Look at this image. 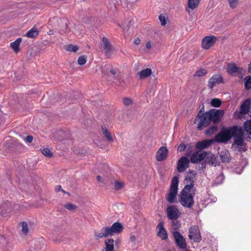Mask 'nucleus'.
<instances>
[{"label":"nucleus","mask_w":251,"mask_h":251,"mask_svg":"<svg viewBox=\"0 0 251 251\" xmlns=\"http://www.w3.org/2000/svg\"><path fill=\"white\" fill-rule=\"evenodd\" d=\"M224 114L225 111L222 109L213 108L206 111L201 121L198 124V129L201 130L203 128L208 127L211 124H219Z\"/></svg>","instance_id":"obj_1"},{"label":"nucleus","mask_w":251,"mask_h":251,"mask_svg":"<svg viewBox=\"0 0 251 251\" xmlns=\"http://www.w3.org/2000/svg\"><path fill=\"white\" fill-rule=\"evenodd\" d=\"M236 126H237L222 127L221 131L215 136L214 142L218 143H227L232 138Z\"/></svg>","instance_id":"obj_2"},{"label":"nucleus","mask_w":251,"mask_h":251,"mask_svg":"<svg viewBox=\"0 0 251 251\" xmlns=\"http://www.w3.org/2000/svg\"><path fill=\"white\" fill-rule=\"evenodd\" d=\"M178 177L177 176H175L172 180L169 192L166 197L167 201L170 203L177 202L176 195L178 192Z\"/></svg>","instance_id":"obj_3"},{"label":"nucleus","mask_w":251,"mask_h":251,"mask_svg":"<svg viewBox=\"0 0 251 251\" xmlns=\"http://www.w3.org/2000/svg\"><path fill=\"white\" fill-rule=\"evenodd\" d=\"M232 136L234 141L232 148L236 150L239 147L245 146L246 143L244 142V132L241 127L237 126Z\"/></svg>","instance_id":"obj_4"},{"label":"nucleus","mask_w":251,"mask_h":251,"mask_svg":"<svg viewBox=\"0 0 251 251\" xmlns=\"http://www.w3.org/2000/svg\"><path fill=\"white\" fill-rule=\"evenodd\" d=\"M194 195L195 193L181 191L179 196V201L183 206L190 208L194 204Z\"/></svg>","instance_id":"obj_5"},{"label":"nucleus","mask_w":251,"mask_h":251,"mask_svg":"<svg viewBox=\"0 0 251 251\" xmlns=\"http://www.w3.org/2000/svg\"><path fill=\"white\" fill-rule=\"evenodd\" d=\"M226 71L229 75L237 76L240 78H243L245 72L243 68L238 67L234 63H230L227 64Z\"/></svg>","instance_id":"obj_6"},{"label":"nucleus","mask_w":251,"mask_h":251,"mask_svg":"<svg viewBox=\"0 0 251 251\" xmlns=\"http://www.w3.org/2000/svg\"><path fill=\"white\" fill-rule=\"evenodd\" d=\"M173 235L176 246L180 249H186L187 243L185 239L178 231L173 232Z\"/></svg>","instance_id":"obj_7"},{"label":"nucleus","mask_w":251,"mask_h":251,"mask_svg":"<svg viewBox=\"0 0 251 251\" xmlns=\"http://www.w3.org/2000/svg\"><path fill=\"white\" fill-rule=\"evenodd\" d=\"M101 46L104 50L105 55L110 58L114 50V47L105 37H103L101 40Z\"/></svg>","instance_id":"obj_8"},{"label":"nucleus","mask_w":251,"mask_h":251,"mask_svg":"<svg viewBox=\"0 0 251 251\" xmlns=\"http://www.w3.org/2000/svg\"><path fill=\"white\" fill-rule=\"evenodd\" d=\"M189 237L195 243H199L201 240L200 230L198 226H191L189 229Z\"/></svg>","instance_id":"obj_9"},{"label":"nucleus","mask_w":251,"mask_h":251,"mask_svg":"<svg viewBox=\"0 0 251 251\" xmlns=\"http://www.w3.org/2000/svg\"><path fill=\"white\" fill-rule=\"evenodd\" d=\"M166 212L168 218L171 220H176L180 215L176 205H171L168 207Z\"/></svg>","instance_id":"obj_10"},{"label":"nucleus","mask_w":251,"mask_h":251,"mask_svg":"<svg viewBox=\"0 0 251 251\" xmlns=\"http://www.w3.org/2000/svg\"><path fill=\"white\" fill-rule=\"evenodd\" d=\"M190 161V160L187 157H181L177 162V171L179 173H182L185 171L186 169L189 167Z\"/></svg>","instance_id":"obj_11"},{"label":"nucleus","mask_w":251,"mask_h":251,"mask_svg":"<svg viewBox=\"0 0 251 251\" xmlns=\"http://www.w3.org/2000/svg\"><path fill=\"white\" fill-rule=\"evenodd\" d=\"M102 230L103 232H99L98 231H95L94 235L96 239L105 238L109 236H112L114 234L111 227L104 226L102 228Z\"/></svg>","instance_id":"obj_12"},{"label":"nucleus","mask_w":251,"mask_h":251,"mask_svg":"<svg viewBox=\"0 0 251 251\" xmlns=\"http://www.w3.org/2000/svg\"><path fill=\"white\" fill-rule=\"evenodd\" d=\"M216 41V37L214 35L205 36L202 40L201 46L202 48L208 50L212 47Z\"/></svg>","instance_id":"obj_13"},{"label":"nucleus","mask_w":251,"mask_h":251,"mask_svg":"<svg viewBox=\"0 0 251 251\" xmlns=\"http://www.w3.org/2000/svg\"><path fill=\"white\" fill-rule=\"evenodd\" d=\"M207 155V152L203 151L199 153L198 151L194 152L190 158V161L192 163H198L204 160L206 155Z\"/></svg>","instance_id":"obj_14"},{"label":"nucleus","mask_w":251,"mask_h":251,"mask_svg":"<svg viewBox=\"0 0 251 251\" xmlns=\"http://www.w3.org/2000/svg\"><path fill=\"white\" fill-rule=\"evenodd\" d=\"M223 77L218 74L213 75L208 80V87L212 89L216 84L224 83Z\"/></svg>","instance_id":"obj_15"},{"label":"nucleus","mask_w":251,"mask_h":251,"mask_svg":"<svg viewBox=\"0 0 251 251\" xmlns=\"http://www.w3.org/2000/svg\"><path fill=\"white\" fill-rule=\"evenodd\" d=\"M169 151L166 147H161L156 152V159L158 161L165 160L168 155Z\"/></svg>","instance_id":"obj_16"},{"label":"nucleus","mask_w":251,"mask_h":251,"mask_svg":"<svg viewBox=\"0 0 251 251\" xmlns=\"http://www.w3.org/2000/svg\"><path fill=\"white\" fill-rule=\"evenodd\" d=\"M217 156L214 154L210 152H207V155H206L204 160L208 164L211 165L212 166H216L220 164V163L217 161Z\"/></svg>","instance_id":"obj_17"},{"label":"nucleus","mask_w":251,"mask_h":251,"mask_svg":"<svg viewBox=\"0 0 251 251\" xmlns=\"http://www.w3.org/2000/svg\"><path fill=\"white\" fill-rule=\"evenodd\" d=\"M214 142V139L203 140L196 143V148L200 150L207 149Z\"/></svg>","instance_id":"obj_18"},{"label":"nucleus","mask_w":251,"mask_h":251,"mask_svg":"<svg viewBox=\"0 0 251 251\" xmlns=\"http://www.w3.org/2000/svg\"><path fill=\"white\" fill-rule=\"evenodd\" d=\"M219 154L222 163H227L230 162L231 157L228 150H224L219 152Z\"/></svg>","instance_id":"obj_19"},{"label":"nucleus","mask_w":251,"mask_h":251,"mask_svg":"<svg viewBox=\"0 0 251 251\" xmlns=\"http://www.w3.org/2000/svg\"><path fill=\"white\" fill-rule=\"evenodd\" d=\"M29 244V251H42L44 248V245L37 240L30 241Z\"/></svg>","instance_id":"obj_20"},{"label":"nucleus","mask_w":251,"mask_h":251,"mask_svg":"<svg viewBox=\"0 0 251 251\" xmlns=\"http://www.w3.org/2000/svg\"><path fill=\"white\" fill-rule=\"evenodd\" d=\"M159 227V230L157 233V236L160 237L162 240H166L168 238V233L164 227V224L162 222H160L157 226V228Z\"/></svg>","instance_id":"obj_21"},{"label":"nucleus","mask_w":251,"mask_h":251,"mask_svg":"<svg viewBox=\"0 0 251 251\" xmlns=\"http://www.w3.org/2000/svg\"><path fill=\"white\" fill-rule=\"evenodd\" d=\"M251 106V98L245 100L240 105V110L245 114L250 111Z\"/></svg>","instance_id":"obj_22"},{"label":"nucleus","mask_w":251,"mask_h":251,"mask_svg":"<svg viewBox=\"0 0 251 251\" xmlns=\"http://www.w3.org/2000/svg\"><path fill=\"white\" fill-rule=\"evenodd\" d=\"M111 227L115 234H119L122 233L124 229L123 225L118 222L113 223Z\"/></svg>","instance_id":"obj_23"},{"label":"nucleus","mask_w":251,"mask_h":251,"mask_svg":"<svg viewBox=\"0 0 251 251\" xmlns=\"http://www.w3.org/2000/svg\"><path fill=\"white\" fill-rule=\"evenodd\" d=\"M218 124H211V125L205 130L204 133L206 136L213 135L218 129Z\"/></svg>","instance_id":"obj_24"},{"label":"nucleus","mask_w":251,"mask_h":251,"mask_svg":"<svg viewBox=\"0 0 251 251\" xmlns=\"http://www.w3.org/2000/svg\"><path fill=\"white\" fill-rule=\"evenodd\" d=\"M138 74L139 76V79H143L151 75L152 71L150 68H147L139 72Z\"/></svg>","instance_id":"obj_25"},{"label":"nucleus","mask_w":251,"mask_h":251,"mask_svg":"<svg viewBox=\"0 0 251 251\" xmlns=\"http://www.w3.org/2000/svg\"><path fill=\"white\" fill-rule=\"evenodd\" d=\"M187 173L190 174V175L186 176L185 181L188 183L194 184V178L196 177L197 173L194 170H189Z\"/></svg>","instance_id":"obj_26"},{"label":"nucleus","mask_w":251,"mask_h":251,"mask_svg":"<svg viewBox=\"0 0 251 251\" xmlns=\"http://www.w3.org/2000/svg\"><path fill=\"white\" fill-rule=\"evenodd\" d=\"M21 41L22 38H19L10 44L11 48L16 53H17L20 51L19 46Z\"/></svg>","instance_id":"obj_27"},{"label":"nucleus","mask_w":251,"mask_h":251,"mask_svg":"<svg viewBox=\"0 0 251 251\" xmlns=\"http://www.w3.org/2000/svg\"><path fill=\"white\" fill-rule=\"evenodd\" d=\"M204 105L202 104V105L201 107V108L196 118H195V120H194V124H197L199 123L201 121L202 119H203V117L204 116Z\"/></svg>","instance_id":"obj_28"},{"label":"nucleus","mask_w":251,"mask_h":251,"mask_svg":"<svg viewBox=\"0 0 251 251\" xmlns=\"http://www.w3.org/2000/svg\"><path fill=\"white\" fill-rule=\"evenodd\" d=\"M101 129L103 135L107 139L108 142H113L114 139L112 137L110 132L108 130L107 128L105 126H101Z\"/></svg>","instance_id":"obj_29"},{"label":"nucleus","mask_w":251,"mask_h":251,"mask_svg":"<svg viewBox=\"0 0 251 251\" xmlns=\"http://www.w3.org/2000/svg\"><path fill=\"white\" fill-rule=\"evenodd\" d=\"M39 31L35 27H33L28 30L25 34V36L28 38H33L39 35Z\"/></svg>","instance_id":"obj_30"},{"label":"nucleus","mask_w":251,"mask_h":251,"mask_svg":"<svg viewBox=\"0 0 251 251\" xmlns=\"http://www.w3.org/2000/svg\"><path fill=\"white\" fill-rule=\"evenodd\" d=\"M222 100L218 98L212 99L210 101L211 106L215 107H219L222 104Z\"/></svg>","instance_id":"obj_31"},{"label":"nucleus","mask_w":251,"mask_h":251,"mask_svg":"<svg viewBox=\"0 0 251 251\" xmlns=\"http://www.w3.org/2000/svg\"><path fill=\"white\" fill-rule=\"evenodd\" d=\"M244 85L245 89L247 90L251 89V75H248L245 78Z\"/></svg>","instance_id":"obj_32"},{"label":"nucleus","mask_w":251,"mask_h":251,"mask_svg":"<svg viewBox=\"0 0 251 251\" xmlns=\"http://www.w3.org/2000/svg\"><path fill=\"white\" fill-rule=\"evenodd\" d=\"M200 2V0H188V8L191 9H194L196 8Z\"/></svg>","instance_id":"obj_33"},{"label":"nucleus","mask_w":251,"mask_h":251,"mask_svg":"<svg viewBox=\"0 0 251 251\" xmlns=\"http://www.w3.org/2000/svg\"><path fill=\"white\" fill-rule=\"evenodd\" d=\"M244 127L245 130L249 133V135H251V119L246 121L244 123Z\"/></svg>","instance_id":"obj_34"},{"label":"nucleus","mask_w":251,"mask_h":251,"mask_svg":"<svg viewBox=\"0 0 251 251\" xmlns=\"http://www.w3.org/2000/svg\"><path fill=\"white\" fill-rule=\"evenodd\" d=\"M64 49L67 51L75 52L78 50V47L76 45L69 44L65 46Z\"/></svg>","instance_id":"obj_35"},{"label":"nucleus","mask_w":251,"mask_h":251,"mask_svg":"<svg viewBox=\"0 0 251 251\" xmlns=\"http://www.w3.org/2000/svg\"><path fill=\"white\" fill-rule=\"evenodd\" d=\"M207 71L206 70L203 68H201L200 70H197L194 74V76H202L207 74Z\"/></svg>","instance_id":"obj_36"},{"label":"nucleus","mask_w":251,"mask_h":251,"mask_svg":"<svg viewBox=\"0 0 251 251\" xmlns=\"http://www.w3.org/2000/svg\"><path fill=\"white\" fill-rule=\"evenodd\" d=\"M40 151L42 153H43L46 157L50 158L53 156L52 153L48 148H44L41 149Z\"/></svg>","instance_id":"obj_37"},{"label":"nucleus","mask_w":251,"mask_h":251,"mask_svg":"<svg viewBox=\"0 0 251 251\" xmlns=\"http://www.w3.org/2000/svg\"><path fill=\"white\" fill-rule=\"evenodd\" d=\"M67 22V20L65 18L61 20L60 27L61 30L64 32H66L68 29Z\"/></svg>","instance_id":"obj_38"},{"label":"nucleus","mask_w":251,"mask_h":251,"mask_svg":"<svg viewBox=\"0 0 251 251\" xmlns=\"http://www.w3.org/2000/svg\"><path fill=\"white\" fill-rule=\"evenodd\" d=\"M22 231L23 233L26 235L28 232V227L27 224L26 222H22Z\"/></svg>","instance_id":"obj_39"},{"label":"nucleus","mask_w":251,"mask_h":251,"mask_svg":"<svg viewBox=\"0 0 251 251\" xmlns=\"http://www.w3.org/2000/svg\"><path fill=\"white\" fill-rule=\"evenodd\" d=\"M133 23V20L130 19L127 23L125 22L123 24V29L125 30H128L129 29L130 26L132 25Z\"/></svg>","instance_id":"obj_40"},{"label":"nucleus","mask_w":251,"mask_h":251,"mask_svg":"<svg viewBox=\"0 0 251 251\" xmlns=\"http://www.w3.org/2000/svg\"><path fill=\"white\" fill-rule=\"evenodd\" d=\"M245 114L240 110L239 111H236L234 112L233 117L235 119H241L243 117L244 115Z\"/></svg>","instance_id":"obj_41"},{"label":"nucleus","mask_w":251,"mask_h":251,"mask_svg":"<svg viewBox=\"0 0 251 251\" xmlns=\"http://www.w3.org/2000/svg\"><path fill=\"white\" fill-rule=\"evenodd\" d=\"M86 62V57L85 55H81L79 56L77 60L78 64L80 65H83Z\"/></svg>","instance_id":"obj_42"},{"label":"nucleus","mask_w":251,"mask_h":251,"mask_svg":"<svg viewBox=\"0 0 251 251\" xmlns=\"http://www.w3.org/2000/svg\"><path fill=\"white\" fill-rule=\"evenodd\" d=\"M124 186V183L122 182L118 181H115L114 189L116 190H119L121 189Z\"/></svg>","instance_id":"obj_43"},{"label":"nucleus","mask_w":251,"mask_h":251,"mask_svg":"<svg viewBox=\"0 0 251 251\" xmlns=\"http://www.w3.org/2000/svg\"><path fill=\"white\" fill-rule=\"evenodd\" d=\"M64 207L67 209L72 211L75 209L77 206L75 205H74L71 203H67L64 205Z\"/></svg>","instance_id":"obj_44"},{"label":"nucleus","mask_w":251,"mask_h":251,"mask_svg":"<svg viewBox=\"0 0 251 251\" xmlns=\"http://www.w3.org/2000/svg\"><path fill=\"white\" fill-rule=\"evenodd\" d=\"M194 186V184L190 183L189 184H187L185 186L184 188L181 190V191L189 193Z\"/></svg>","instance_id":"obj_45"},{"label":"nucleus","mask_w":251,"mask_h":251,"mask_svg":"<svg viewBox=\"0 0 251 251\" xmlns=\"http://www.w3.org/2000/svg\"><path fill=\"white\" fill-rule=\"evenodd\" d=\"M124 104L126 106L129 105L133 103V100L131 98H125L123 100Z\"/></svg>","instance_id":"obj_46"},{"label":"nucleus","mask_w":251,"mask_h":251,"mask_svg":"<svg viewBox=\"0 0 251 251\" xmlns=\"http://www.w3.org/2000/svg\"><path fill=\"white\" fill-rule=\"evenodd\" d=\"M159 20L162 26H165L166 25V17L163 14H160L159 15Z\"/></svg>","instance_id":"obj_47"},{"label":"nucleus","mask_w":251,"mask_h":251,"mask_svg":"<svg viewBox=\"0 0 251 251\" xmlns=\"http://www.w3.org/2000/svg\"><path fill=\"white\" fill-rule=\"evenodd\" d=\"M180 224L178 221L176 220V221L172 222V227L174 229L177 230L180 227Z\"/></svg>","instance_id":"obj_48"},{"label":"nucleus","mask_w":251,"mask_h":251,"mask_svg":"<svg viewBox=\"0 0 251 251\" xmlns=\"http://www.w3.org/2000/svg\"><path fill=\"white\" fill-rule=\"evenodd\" d=\"M230 7L234 8L237 6L238 0H228Z\"/></svg>","instance_id":"obj_49"},{"label":"nucleus","mask_w":251,"mask_h":251,"mask_svg":"<svg viewBox=\"0 0 251 251\" xmlns=\"http://www.w3.org/2000/svg\"><path fill=\"white\" fill-rule=\"evenodd\" d=\"M206 164H207L206 161L203 160L201 164V166L199 167V170L203 172L206 168Z\"/></svg>","instance_id":"obj_50"},{"label":"nucleus","mask_w":251,"mask_h":251,"mask_svg":"<svg viewBox=\"0 0 251 251\" xmlns=\"http://www.w3.org/2000/svg\"><path fill=\"white\" fill-rule=\"evenodd\" d=\"M186 146L184 143H181L177 147V150L180 152L184 151Z\"/></svg>","instance_id":"obj_51"},{"label":"nucleus","mask_w":251,"mask_h":251,"mask_svg":"<svg viewBox=\"0 0 251 251\" xmlns=\"http://www.w3.org/2000/svg\"><path fill=\"white\" fill-rule=\"evenodd\" d=\"M33 136L31 135H28L24 138L25 142L27 143H31L33 141Z\"/></svg>","instance_id":"obj_52"},{"label":"nucleus","mask_w":251,"mask_h":251,"mask_svg":"<svg viewBox=\"0 0 251 251\" xmlns=\"http://www.w3.org/2000/svg\"><path fill=\"white\" fill-rule=\"evenodd\" d=\"M110 73L111 74V75H113L115 79H118V78L117 77V76H115V75L116 74V72L115 70L113 67H111L110 68Z\"/></svg>","instance_id":"obj_53"},{"label":"nucleus","mask_w":251,"mask_h":251,"mask_svg":"<svg viewBox=\"0 0 251 251\" xmlns=\"http://www.w3.org/2000/svg\"><path fill=\"white\" fill-rule=\"evenodd\" d=\"M186 147H187L188 150L190 151V152H187L186 153V155L189 156L190 153L191 152V150L193 149V147L190 144H188Z\"/></svg>","instance_id":"obj_54"},{"label":"nucleus","mask_w":251,"mask_h":251,"mask_svg":"<svg viewBox=\"0 0 251 251\" xmlns=\"http://www.w3.org/2000/svg\"><path fill=\"white\" fill-rule=\"evenodd\" d=\"M246 145L245 146H244V147H239V152H245L247 150V148L246 147ZM243 147V146H242Z\"/></svg>","instance_id":"obj_55"},{"label":"nucleus","mask_w":251,"mask_h":251,"mask_svg":"<svg viewBox=\"0 0 251 251\" xmlns=\"http://www.w3.org/2000/svg\"><path fill=\"white\" fill-rule=\"evenodd\" d=\"M140 43V40L139 38H137L134 40V43L136 45H138Z\"/></svg>","instance_id":"obj_56"},{"label":"nucleus","mask_w":251,"mask_h":251,"mask_svg":"<svg viewBox=\"0 0 251 251\" xmlns=\"http://www.w3.org/2000/svg\"><path fill=\"white\" fill-rule=\"evenodd\" d=\"M62 188L61 186V185H57L55 188V191L56 192L61 191Z\"/></svg>","instance_id":"obj_57"},{"label":"nucleus","mask_w":251,"mask_h":251,"mask_svg":"<svg viewBox=\"0 0 251 251\" xmlns=\"http://www.w3.org/2000/svg\"><path fill=\"white\" fill-rule=\"evenodd\" d=\"M135 240H136V237H135V235H131L130 237V240L131 242H134L135 241Z\"/></svg>","instance_id":"obj_58"},{"label":"nucleus","mask_w":251,"mask_h":251,"mask_svg":"<svg viewBox=\"0 0 251 251\" xmlns=\"http://www.w3.org/2000/svg\"><path fill=\"white\" fill-rule=\"evenodd\" d=\"M97 180L98 181L100 182H102V178H101V176H97Z\"/></svg>","instance_id":"obj_59"},{"label":"nucleus","mask_w":251,"mask_h":251,"mask_svg":"<svg viewBox=\"0 0 251 251\" xmlns=\"http://www.w3.org/2000/svg\"><path fill=\"white\" fill-rule=\"evenodd\" d=\"M146 47L149 49L151 48V45L150 42H148L146 44Z\"/></svg>","instance_id":"obj_60"},{"label":"nucleus","mask_w":251,"mask_h":251,"mask_svg":"<svg viewBox=\"0 0 251 251\" xmlns=\"http://www.w3.org/2000/svg\"><path fill=\"white\" fill-rule=\"evenodd\" d=\"M248 72L251 74V62L249 64Z\"/></svg>","instance_id":"obj_61"},{"label":"nucleus","mask_w":251,"mask_h":251,"mask_svg":"<svg viewBox=\"0 0 251 251\" xmlns=\"http://www.w3.org/2000/svg\"><path fill=\"white\" fill-rule=\"evenodd\" d=\"M119 243V240H116L115 241V245H117L118 243Z\"/></svg>","instance_id":"obj_62"},{"label":"nucleus","mask_w":251,"mask_h":251,"mask_svg":"<svg viewBox=\"0 0 251 251\" xmlns=\"http://www.w3.org/2000/svg\"><path fill=\"white\" fill-rule=\"evenodd\" d=\"M61 191H62L63 193H65V194L66 193V192L65 190H64L63 189H62Z\"/></svg>","instance_id":"obj_63"},{"label":"nucleus","mask_w":251,"mask_h":251,"mask_svg":"<svg viewBox=\"0 0 251 251\" xmlns=\"http://www.w3.org/2000/svg\"><path fill=\"white\" fill-rule=\"evenodd\" d=\"M65 194H67L68 196H70V193H69V192H66V193Z\"/></svg>","instance_id":"obj_64"}]
</instances>
